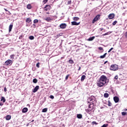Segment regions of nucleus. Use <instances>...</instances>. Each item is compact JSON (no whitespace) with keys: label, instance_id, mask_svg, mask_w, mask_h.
I'll use <instances>...</instances> for the list:
<instances>
[{"label":"nucleus","instance_id":"423d86ee","mask_svg":"<svg viewBox=\"0 0 127 127\" xmlns=\"http://www.w3.org/2000/svg\"><path fill=\"white\" fill-rule=\"evenodd\" d=\"M51 9V6L50 5H46V6L44 8V10L45 11H48Z\"/></svg>","mask_w":127,"mask_h":127},{"label":"nucleus","instance_id":"603ef678","mask_svg":"<svg viewBox=\"0 0 127 127\" xmlns=\"http://www.w3.org/2000/svg\"><path fill=\"white\" fill-rule=\"evenodd\" d=\"M33 26H34L35 28L36 27V25H35V24H33Z\"/></svg>","mask_w":127,"mask_h":127},{"label":"nucleus","instance_id":"6e6d98bb","mask_svg":"<svg viewBox=\"0 0 127 127\" xmlns=\"http://www.w3.org/2000/svg\"><path fill=\"white\" fill-rule=\"evenodd\" d=\"M113 49H114V48H111L110 49V50H111V51H112V50H113Z\"/></svg>","mask_w":127,"mask_h":127},{"label":"nucleus","instance_id":"6e6552de","mask_svg":"<svg viewBox=\"0 0 127 127\" xmlns=\"http://www.w3.org/2000/svg\"><path fill=\"white\" fill-rule=\"evenodd\" d=\"M66 26L67 25L65 23H62L60 25V27L62 28V29H65Z\"/></svg>","mask_w":127,"mask_h":127},{"label":"nucleus","instance_id":"4468645a","mask_svg":"<svg viewBox=\"0 0 127 127\" xmlns=\"http://www.w3.org/2000/svg\"><path fill=\"white\" fill-rule=\"evenodd\" d=\"M27 111H28V109L27 108H24L22 109V113H27Z\"/></svg>","mask_w":127,"mask_h":127},{"label":"nucleus","instance_id":"de8ad7c7","mask_svg":"<svg viewBox=\"0 0 127 127\" xmlns=\"http://www.w3.org/2000/svg\"><path fill=\"white\" fill-rule=\"evenodd\" d=\"M6 91H7V90L6 89V87H4V91L5 92H6Z\"/></svg>","mask_w":127,"mask_h":127},{"label":"nucleus","instance_id":"dca6fc26","mask_svg":"<svg viewBox=\"0 0 127 127\" xmlns=\"http://www.w3.org/2000/svg\"><path fill=\"white\" fill-rule=\"evenodd\" d=\"M10 119H11V116H10V115H7L6 116V121H9V120H10Z\"/></svg>","mask_w":127,"mask_h":127},{"label":"nucleus","instance_id":"9b49d317","mask_svg":"<svg viewBox=\"0 0 127 127\" xmlns=\"http://www.w3.org/2000/svg\"><path fill=\"white\" fill-rule=\"evenodd\" d=\"M39 90V86L37 85L33 90V93H36Z\"/></svg>","mask_w":127,"mask_h":127},{"label":"nucleus","instance_id":"49530a36","mask_svg":"<svg viewBox=\"0 0 127 127\" xmlns=\"http://www.w3.org/2000/svg\"><path fill=\"white\" fill-rule=\"evenodd\" d=\"M98 49H99V50H104V49H103V48H102V47H99V48H98Z\"/></svg>","mask_w":127,"mask_h":127},{"label":"nucleus","instance_id":"4c0bfd02","mask_svg":"<svg viewBox=\"0 0 127 127\" xmlns=\"http://www.w3.org/2000/svg\"><path fill=\"white\" fill-rule=\"evenodd\" d=\"M118 23V21H115L113 23V25H116V24H117V23Z\"/></svg>","mask_w":127,"mask_h":127},{"label":"nucleus","instance_id":"7ed1b4c3","mask_svg":"<svg viewBox=\"0 0 127 127\" xmlns=\"http://www.w3.org/2000/svg\"><path fill=\"white\" fill-rule=\"evenodd\" d=\"M94 106L93 104H89L88 108L85 109V111L87 112V114H89V115H92V113H91V111L92 110H94Z\"/></svg>","mask_w":127,"mask_h":127},{"label":"nucleus","instance_id":"20e7f679","mask_svg":"<svg viewBox=\"0 0 127 127\" xmlns=\"http://www.w3.org/2000/svg\"><path fill=\"white\" fill-rule=\"evenodd\" d=\"M110 69L111 70V71H117V70H119V66L116 64H112Z\"/></svg>","mask_w":127,"mask_h":127},{"label":"nucleus","instance_id":"1a4fd4ad","mask_svg":"<svg viewBox=\"0 0 127 127\" xmlns=\"http://www.w3.org/2000/svg\"><path fill=\"white\" fill-rule=\"evenodd\" d=\"M115 18V13H111L108 15L109 19H113Z\"/></svg>","mask_w":127,"mask_h":127},{"label":"nucleus","instance_id":"ddd939ff","mask_svg":"<svg viewBox=\"0 0 127 127\" xmlns=\"http://www.w3.org/2000/svg\"><path fill=\"white\" fill-rule=\"evenodd\" d=\"M31 21H32V20H31L30 18H27L26 19V22H27V23H30Z\"/></svg>","mask_w":127,"mask_h":127},{"label":"nucleus","instance_id":"2f4dec72","mask_svg":"<svg viewBox=\"0 0 127 127\" xmlns=\"http://www.w3.org/2000/svg\"><path fill=\"white\" fill-rule=\"evenodd\" d=\"M15 56L14 55H10V59H14V57H15Z\"/></svg>","mask_w":127,"mask_h":127},{"label":"nucleus","instance_id":"473e14b6","mask_svg":"<svg viewBox=\"0 0 127 127\" xmlns=\"http://www.w3.org/2000/svg\"><path fill=\"white\" fill-rule=\"evenodd\" d=\"M29 38L30 40H33V39H34V36H30Z\"/></svg>","mask_w":127,"mask_h":127},{"label":"nucleus","instance_id":"aec40b11","mask_svg":"<svg viewBox=\"0 0 127 127\" xmlns=\"http://www.w3.org/2000/svg\"><path fill=\"white\" fill-rule=\"evenodd\" d=\"M27 8H28V9H31V8H32V6H31V4H28L27 5Z\"/></svg>","mask_w":127,"mask_h":127},{"label":"nucleus","instance_id":"b1692460","mask_svg":"<svg viewBox=\"0 0 127 127\" xmlns=\"http://www.w3.org/2000/svg\"><path fill=\"white\" fill-rule=\"evenodd\" d=\"M94 39H95V37L94 36L89 38L88 39V41H93V40H94Z\"/></svg>","mask_w":127,"mask_h":127},{"label":"nucleus","instance_id":"0e129e2a","mask_svg":"<svg viewBox=\"0 0 127 127\" xmlns=\"http://www.w3.org/2000/svg\"><path fill=\"white\" fill-rule=\"evenodd\" d=\"M27 127H28V125H27Z\"/></svg>","mask_w":127,"mask_h":127},{"label":"nucleus","instance_id":"bf43d9fd","mask_svg":"<svg viewBox=\"0 0 127 127\" xmlns=\"http://www.w3.org/2000/svg\"><path fill=\"white\" fill-rule=\"evenodd\" d=\"M123 15H124V16H125V15H126V13H124L123 14Z\"/></svg>","mask_w":127,"mask_h":127},{"label":"nucleus","instance_id":"5701e85b","mask_svg":"<svg viewBox=\"0 0 127 127\" xmlns=\"http://www.w3.org/2000/svg\"><path fill=\"white\" fill-rule=\"evenodd\" d=\"M106 56H107V53H105L103 56H101L100 57V58H101V59H103L104 58H105Z\"/></svg>","mask_w":127,"mask_h":127},{"label":"nucleus","instance_id":"a18cd8bd","mask_svg":"<svg viewBox=\"0 0 127 127\" xmlns=\"http://www.w3.org/2000/svg\"><path fill=\"white\" fill-rule=\"evenodd\" d=\"M50 98L51 99H54V96H53V95H51V96H50Z\"/></svg>","mask_w":127,"mask_h":127},{"label":"nucleus","instance_id":"c9c22d12","mask_svg":"<svg viewBox=\"0 0 127 127\" xmlns=\"http://www.w3.org/2000/svg\"><path fill=\"white\" fill-rule=\"evenodd\" d=\"M23 37H24V35H21L19 37V39H22V38H23Z\"/></svg>","mask_w":127,"mask_h":127},{"label":"nucleus","instance_id":"a19ab883","mask_svg":"<svg viewBox=\"0 0 127 127\" xmlns=\"http://www.w3.org/2000/svg\"><path fill=\"white\" fill-rule=\"evenodd\" d=\"M108 126V124H104L101 127H107Z\"/></svg>","mask_w":127,"mask_h":127},{"label":"nucleus","instance_id":"f3484780","mask_svg":"<svg viewBox=\"0 0 127 127\" xmlns=\"http://www.w3.org/2000/svg\"><path fill=\"white\" fill-rule=\"evenodd\" d=\"M63 34V33H60L59 35H57L56 36H55V38L57 39V38H59V37H60V36H62Z\"/></svg>","mask_w":127,"mask_h":127},{"label":"nucleus","instance_id":"864d4df0","mask_svg":"<svg viewBox=\"0 0 127 127\" xmlns=\"http://www.w3.org/2000/svg\"><path fill=\"white\" fill-rule=\"evenodd\" d=\"M111 51H111V49H110V50L108 51V53H110V52H111Z\"/></svg>","mask_w":127,"mask_h":127},{"label":"nucleus","instance_id":"39448f33","mask_svg":"<svg viewBox=\"0 0 127 127\" xmlns=\"http://www.w3.org/2000/svg\"><path fill=\"white\" fill-rule=\"evenodd\" d=\"M101 18V15L98 14L92 20V23L94 24L96 21H98V20H100Z\"/></svg>","mask_w":127,"mask_h":127},{"label":"nucleus","instance_id":"5fc2aeb1","mask_svg":"<svg viewBox=\"0 0 127 127\" xmlns=\"http://www.w3.org/2000/svg\"><path fill=\"white\" fill-rule=\"evenodd\" d=\"M106 63H108V61H107L105 62H104V64H106Z\"/></svg>","mask_w":127,"mask_h":127},{"label":"nucleus","instance_id":"ea45409f","mask_svg":"<svg viewBox=\"0 0 127 127\" xmlns=\"http://www.w3.org/2000/svg\"><path fill=\"white\" fill-rule=\"evenodd\" d=\"M40 63H38L37 64H36V67H37V68H39L40 66H39Z\"/></svg>","mask_w":127,"mask_h":127},{"label":"nucleus","instance_id":"680f3d73","mask_svg":"<svg viewBox=\"0 0 127 127\" xmlns=\"http://www.w3.org/2000/svg\"><path fill=\"white\" fill-rule=\"evenodd\" d=\"M125 111H127V109H126L125 110Z\"/></svg>","mask_w":127,"mask_h":127},{"label":"nucleus","instance_id":"f257e3e1","mask_svg":"<svg viewBox=\"0 0 127 127\" xmlns=\"http://www.w3.org/2000/svg\"><path fill=\"white\" fill-rule=\"evenodd\" d=\"M108 83H109L108 77L106 75H102L97 80L96 85L99 88H101V87H104V86H107Z\"/></svg>","mask_w":127,"mask_h":127},{"label":"nucleus","instance_id":"69168bd1","mask_svg":"<svg viewBox=\"0 0 127 127\" xmlns=\"http://www.w3.org/2000/svg\"><path fill=\"white\" fill-rule=\"evenodd\" d=\"M87 122H88V123H89V121H88Z\"/></svg>","mask_w":127,"mask_h":127},{"label":"nucleus","instance_id":"e433bc0d","mask_svg":"<svg viewBox=\"0 0 127 127\" xmlns=\"http://www.w3.org/2000/svg\"><path fill=\"white\" fill-rule=\"evenodd\" d=\"M122 116H126V115H127V112H122Z\"/></svg>","mask_w":127,"mask_h":127},{"label":"nucleus","instance_id":"c03bdc74","mask_svg":"<svg viewBox=\"0 0 127 127\" xmlns=\"http://www.w3.org/2000/svg\"><path fill=\"white\" fill-rule=\"evenodd\" d=\"M4 9L5 11H7V12L10 14V12H9V11L7 10V9H6L5 8H4Z\"/></svg>","mask_w":127,"mask_h":127},{"label":"nucleus","instance_id":"2eb2a0df","mask_svg":"<svg viewBox=\"0 0 127 127\" xmlns=\"http://www.w3.org/2000/svg\"><path fill=\"white\" fill-rule=\"evenodd\" d=\"M45 20H46L48 22H49V21H51V20H52V19H51V18H50V17H48L45 18Z\"/></svg>","mask_w":127,"mask_h":127},{"label":"nucleus","instance_id":"3c124183","mask_svg":"<svg viewBox=\"0 0 127 127\" xmlns=\"http://www.w3.org/2000/svg\"><path fill=\"white\" fill-rule=\"evenodd\" d=\"M0 106H3V103H0Z\"/></svg>","mask_w":127,"mask_h":127},{"label":"nucleus","instance_id":"79ce46f5","mask_svg":"<svg viewBox=\"0 0 127 127\" xmlns=\"http://www.w3.org/2000/svg\"><path fill=\"white\" fill-rule=\"evenodd\" d=\"M48 1V0H43V3H46Z\"/></svg>","mask_w":127,"mask_h":127},{"label":"nucleus","instance_id":"37998d69","mask_svg":"<svg viewBox=\"0 0 127 127\" xmlns=\"http://www.w3.org/2000/svg\"><path fill=\"white\" fill-rule=\"evenodd\" d=\"M115 80H118V79H119V76L118 75H116L115 76Z\"/></svg>","mask_w":127,"mask_h":127},{"label":"nucleus","instance_id":"f03ea898","mask_svg":"<svg viewBox=\"0 0 127 127\" xmlns=\"http://www.w3.org/2000/svg\"><path fill=\"white\" fill-rule=\"evenodd\" d=\"M87 101H88V103L90 102L91 104L89 105H93V106H95V105L97 104V99H96V97L93 95L89 97Z\"/></svg>","mask_w":127,"mask_h":127},{"label":"nucleus","instance_id":"bb28decb","mask_svg":"<svg viewBox=\"0 0 127 127\" xmlns=\"http://www.w3.org/2000/svg\"><path fill=\"white\" fill-rule=\"evenodd\" d=\"M82 116L81 115V114H77V119H82Z\"/></svg>","mask_w":127,"mask_h":127},{"label":"nucleus","instance_id":"0eeeda50","mask_svg":"<svg viewBox=\"0 0 127 127\" xmlns=\"http://www.w3.org/2000/svg\"><path fill=\"white\" fill-rule=\"evenodd\" d=\"M10 64H12V61H11V60H8L5 62V65L6 66H8V65H10Z\"/></svg>","mask_w":127,"mask_h":127},{"label":"nucleus","instance_id":"6ab92c4d","mask_svg":"<svg viewBox=\"0 0 127 127\" xmlns=\"http://www.w3.org/2000/svg\"><path fill=\"white\" fill-rule=\"evenodd\" d=\"M13 26V24H10L9 26V32H10L11 31V30L12 29V27Z\"/></svg>","mask_w":127,"mask_h":127},{"label":"nucleus","instance_id":"e2e57ef3","mask_svg":"<svg viewBox=\"0 0 127 127\" xmlns=\"http://www.w3.org/2000/svg\"><path fill=\"white\" fill-rule=\"evenodd\" d=\"M47 13L48 14H49V12H47Z\"/></svg>","mask_w":127,"mask_h":127},{"label":"nucleus","instance_id":"f8f14e48","mask_svg":"<svg viewBox=\"0 0 127 127\" xmlns=\"http://www.w3.org/2000/svg\"><path fill=\"white\" fill-rule=\"evenodd\" d=\"M80 24V22H77L76 21L71 22V25H79Z\"/></svg>","mask_w":127,"mask_h":127},{"label":"nucleus","instance_id":"9d476101","mask_svg":"<svg viewBox=\"0 0 127 127\" xmlns=\"http://www.w3.org/2000/svg\"><path fill=\"white\" fill-rule=\"evenodd\" d=\"M113 99L115 103H119L120 101V98L118 96H115Z\"/></svg>","mask_w":127,"mask_h":127},{"label":"nucleus","instance_id":"58836bf2","mask_svg":"<svg viewBox=\"0 0 127 127\" xmlns=\"http://www.w3.org/2000/svg\"><path fill=\"white\" fill-rule=\"evenodd\" d=\"M70 76V74H67L66 76H65V80H68V78H69V76Z\"/></svg>","mask_w":127,"mask_h":127},{"label":"nucleus","instance_id":"052dcab7","mask_svg":"<svg viewBox=\"0 0 127 127\" xmlns=\"http://www.w3.org/2000/svg\"><path fill=\"white\" fill-rule=\"evenodd\" d=\"M33 122H34V120H32V121H31V123H33Z\"/></svg>","mask_w":127,"mask_h":127},{"label":"nucleus","instance_id":"f704fd0d","mask_svg":"<svg viewBox=\"0 0 127 127\" xmlns=\"http://www.w3.org/2000/svg\"><path fill=\"white\" fill-rule=\"evenodd\" d=\"M108 106L109 107H112V103L110 100L108 101Z\"/></svg>","mask_w":127,"mask_h":127},{"label":"nucleus","instance_id":"8fccbe9b","mask_svg":"<svg viewBox=\"0 0 127 127\" xmlns=\"http://www.w3.org/2000/svg\"><path fill=\"white\" fill-rule=\"evenodd\" d=\"M81 70V66H79V68L78 69V71H80Z\"/></svg>","mask_w":127,"mask_h":127},{"label":"nucleus","instance_id":"a878e982","mask_svg":"<svg viewBox=\"0 0 127 127\" xmlns=\"http://www.w3.org/2000/svg\"><path fill=\"white\" fill-rule=\"evenodd\" d=\"M111 33H112L111 32H108L107 33H105V34H104L103 36H105L106 35H109V34H111Z\"/></svg>","mask_w":127,"mask_h":127},{"label":"nucleus","instance_id":"4d7b16f0","mask_svg":"<svg viewBox=\"0 0 127 127\" xmlns=\"http://www.w3.org/2000/svg\"><path fill=\"white\" fill-rule=\"evenodd\" d=\"M103 30H104V28L101 29V31H102Z\"/></svg>","mask_w":127,"mask_h":127},{"label":"nucleus","instance_id":"393cba45","mask_svg":"<svg viewBox=\"0 0 127 127\" xmlns=\"http://www.w3.org/2000/svg\"><path fill=\"white\" fill-rule=\"evenodd\" d=\"M104 98H109V93H106L104 94Z\"/></svg>","mask_w":127,"mask_h":127},{"label":"nucleus","instance_id":"cd10ccee","mask_svg":"<svg viewBox=\"0 0 127 127\" xmlns=\"http://www.w3.org/2000/svg\"><path fill=\"white\" fill-rule=\"evenodd\" d=\"M33 22L35 24L36 23H38L39 20H38V19H36L34 20Z\"/></svg>","mask_w":127,"mask_h":127},{"label":"nucleus","instance_id":"72a5a7b5","mask_svg":"<svg viewBox=\"0 0 127 127\" xmlns=\"http://www.w3.org/2000/svg\"><path fill=\"white\" fill-rule=\"evenodd\" d=\"M46 112H47V108H45L42 110L43 113H46Z\"/></svg>","mask_w":127,"mask_h":127},{"label":"nucleus","instance_id":"c85d7f7f","mask_svg":"<svg viewBox=\"0 0 127 127\" xmlns=\"http://www.w3.org/2000/svg\"><path fill=\"white\" fill-rule=\"evenodd\" d=\"M38 81V80H37V79L35 78L33 80V83H34V84H36V83H37Z\"/></svg>","mask_w":127,"mask_h":127},{"label":"nucleus","instance_id":"4be33fe9","mask_svg":"<svg viewBox=\"0 0 127 127\" xmlns=\"http://www.w3.org/2000/svg\"><path fill=\"white\" fill-rule=\"evenodd\" d=\"M0 101H1V102H2L3 103H5V98L3 96H2L1 97Z\"/></svg>","mask_w":127,"mask_h":127},{"label":"nucleus","instance_id":"a211bd4d","mask_svg":"<svg viewBox=\"0 0 127 127\" xmlns=\"http://www.w3.org/2000/svg\"><path fill=\"white\" fill-rule=\"evenodd\" d=\"M80 19V18L79 17H74L73 18V20L74 21H78V20H79Z\"/></svg>","mask_w":127,"mask_h":127},{"label":"nucleus","instance_id":"13d9d810","mask_svg":"<svg viewBox=\"0 0 127 127\" xmlns=\"http://www.w3.org/2000/svg\"><path fill=\"white\" fill-rule=\"evenodd\" d=\"M68 3H71V1H68Z\"/></svg>","mask_w":127,"mask_h":127},{"label":"nucleus","instance_id":"7c9ffc66","mask_svg":"<svg viewBox=\"0 0 127 127\" xmlns=\"http://www.w3.org/2000/svg\"><path fill=\"white\" fill-rule=\"evenodd\" d=\"M98 123L96 122L95 121H93L92 122V126H94V125H95L96 126H97V125H98Z\"/></svg>","mask_w":127,"mask_h":127},{"label":"nucleus","instance_id":"412c9836","mask_svg":"<svg viewBox=\"0 0 127 127\" xmlns=\"http://www.w3.org/2000/svg\"><path fill=\"white\" fill-rule=\"evenodd\" d=\"M86 79V76L85 75H82L81 76V82H83V81H84V80Z\"/></svg>","mask_w":127,"mask_h":127},{"label":"nucleus","instance_id":"c756f323","mask_svg":"<svg viewBox=\"0 0 127 127\" xmlns=\"http://www.w3.org/2000/svg\"><path fill=\"white\" fill-rule=\"evenodd\" d=\"M68 63H70V64H74V61L72 60H69Z\"/></svg>","mask_w":127,"mask_h":127},{"label":"nucleus","instance_id":"09e8293b","mask_svg":"<svg viewBox=\"0 0 127 127\" xmlns=\"http://www.w3.org/2000/svg\"><path fill=\"white\" fill-rule=\"evenodd\" d=\"M125 37L127 38V31L125 33Z\"/></svg>","mask_w":127,"mask_h":127}]
</instances>
